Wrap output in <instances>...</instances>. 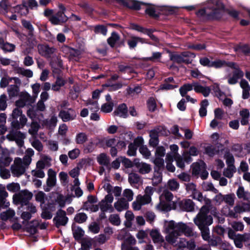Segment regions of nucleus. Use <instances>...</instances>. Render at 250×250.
Listing matches in <instances>:
<instances>
[{"instance_id":"f257e3e1","label":"nucleus","mask_w":250,"mask_h":250,"mask_svg":"<svg viewBox=\"0 0 250 250\" xmlns=\"http://www.w3.org/2000/svg\"><path fill=\"white\" fill-rule=\"evenodd\" d=\"M164 232L167 234L166 241L172 245L177 246L178 250H192L195 247L193 241H187L184 238H180L179 242L177 239L182 234L186 236L192 234V230L186 224L182 222L175 223L174 221H166L164 226Z\"/></svg>"},{"instance_id":"f03ea898","label":"nucleus","mask_w":250,"mask_h":250,"mask_svg":"<svg viewBox=\"0 0 250 250\" xmlns=\"http://www.w3.org/2000/svg\"><path fill=\"white\" fill-rule=\"evenodd\" d=\"M209 208L203 206L196 217L194 218L193 221L198 228H202L204 226H208L213 223V219L211 215H208Z\"/></svg>"},{"instance_id":"7ed1b4c3","label":"nucleus","mask_w":250,"mask_h":250,"mask_svg":"<svg viewBox=\"0 0 250 250\" xmlns=\"http://www.w3.org/2000/svg\"><path fill=\"white\" fill-rule=\"evenodd\" d=\"M154 191V188L151 187H147L145 190L144 195H138L135 201L132 203L134 210H139L142 206L149 204L151 201V196Z\"/></svg>"},{"instance_id":"20e7f679","label":"nucleus","mask_w":250,"mask_h":250,"mask_svg":"<svg viewBox=\"0 0 250 250\" xmlns=\"http://www.w3.org/2000/svg\"><path fill=\"white\" fill-rule=\"evenodd\" d=\"M173 194L170 192L165 191L160 197V202L156 206L157 209L160 211L170 210L171 206L173 205Z\"/></svg>"},{"instance_id":"39448f33","label":"nucleus","mask_w":250,"mask_h":250,"mask_svg":"<svg viewBox=\"0 0 250 250\" xmlns=\"http://www.w3.org/2000/svg\"><path fill=\"white\" fill-rule=\"evenodd\" d=\"M250 210V204L243 202L236 204L232 209H229L228 211L223 210V213L226 216L236 218L238 214Z\"/></svg>"},{"instance_id":"423d86ee","label":"nucleus","mask_w":250,"mask_h":250,"mask_svg":"<svg viewBox=\"0 0 250 250\" xmlns=\"http://www.w3.org/2000/svg\"><path fill=\"white\" fill-rule=\"evenodd\" d=\"M29 165H26L23 160L17 157L14 159V163L11 167V172L14 176L19 177L24 174Z\"/></svg>"},{"instance_id":"0eeeda50","label":"nucleus","mask_w":250,"mask_h":250,"mask_svg":"<svg viewBox=\"0 0 250 250\" xmlns=\"http://www.w3.org/2000/svg\"><path fill=\"white\" fill-rule=\"evenodd\" d=\"M186 189L188 192L191 194L193 198L201 202H205L207 205L210 204V200L206 199L202 193L197 190L196 186L193 183H188L186 185Z\"/></svg>"},{"instance_id":"6e6552de","label":"nucleus","mask_w":250,"mask_h":250,"mask_svg":"<svg viewBox=\"0 0 250 250\" xmlns=\"http://www.w3.org/2000/svg\"><path fill=\"white\" fill-rule=\"evenodd\" d=\"M32 196L31 192L26 190H22L13 196V201L16 204L20 203L22 206L26 205L28 201L32 198Z\"/></svg>"},{"instance_id":"1a4fd4ad","label":"nucleus","mask_w":250,"mask_h":250,"mask_svg":"<svg viewBox=\"0 0 250 250\" xmlns=\"http://www.w3.org/2000/svg\"><path fill=\"white\" fill-rule=\"evenodd\" d=\"M113 196L111 194L106 195L100 203L99 206L101 211L104 212H111L113 211L112 203L113 201Z\"/></svg>"},{"instance_id":"9d476101","label":"nucleus","mask_w":250,"mask_h":250,"mask_svg":"<svg viewBox=\"0 0 250 250\" xmlns=\"http://www.w3.org/2000/svg\"><path fill=\"white\" fill-rule=\"evenodd\" d=\"M228 66L234 69L233 75L232 77L229 78L228 83L230 84H235L237 82L238 80L243 76L244 73L241 70L239 69L237 65H236L234 62H229Z\"/></svg>"},{"instance_id":"9b49d317","label":"nucleus","mask_w":250,"mask_h":250,"mask_svg":"<svg viewBox=\"0 0 250 250\" xmlns=\"http://www.w3.org/2000/svg\"><path fill=\"white\" fill-rule=\"evenodd\" d=\"M117 238L119 240L125 239V242L123 244H125L126 246L134 245L136 243L134 237L128 233L125 229H122L120 231Z\"/></svg>"},{"instance_id":"f8f14e48","label":"nucleus","mask_w":250,"mask_h":250,"mask_svg":"<svg viewBox=\"0 0 250 250\" xmlns=\"http://www.w3.org/2000/svg\"><path fill=\"white\" fill-rule=\"evenodd\" d=\"M188 56L194 57L195 55L193 53H183L181 54H172L170 55V60L177 63L185 62L188 63L190 62L189 60L187 59V57Z\"/></svg>"},{"instance_id":"ddd939ff","label":"nucleus","mask_w":250,"mask_h":250,"mask_svg":"<svg viewBox=\"0 0 250 250\" xmlns=\"http://www.w3.org/2000/svg\"><path fill=\"white\" fill-rule=\"evenodd\" d=\"M48 178L46 181V186L44 188L45 191H49L54 187L56 183V173L52 169H49L47 173Z\"/></svg>"},{"instance_id":"4468645a","label":"nucleus","mask_w":250,"mask_h":250,"mask_svg":"<svg viewBox=\"0 0 250 250\" xmlns=\"http://www.w3.org/2000/svg\"><path fill=\"white\" fill-rule=\"evenodd\" d=\"M54 221L57 227L65 225L68 221L65 212L61 209L58 210L56 216L54 218Z\"/></svg>"},{"instance_id":"2eb2a0df","label":"nucleus","mask_w":250,"mask_h":250,"mask_svg":"<svg viewBox=\"0 0 250 250\" xmlns=\"http://www.w3.org/2000/svg\"><path fill=\"white\" fill-rule=\"evenodd\" d=\"M6 138L10 141L15 140L19 146H22L23 145V139L25 136L20 131H16L14 133L11 132L7 135Z\"/></svg>"},{"instance_id":"dca6fc26","label":"nucleus","mask_w":250,"mask_h":250,"mask_svg":"<svg viewBox=\"0 0 250 250\" xmlns=\"http://www.w3.org/2000/svg\"><path fill=\"white\" fill-rule=\"evenodd\" d=\"M27 122V119L24 115L17 120H12L11 126L13 129L18 130L22 128L26 125Z\"/></svg>"},{"instance_id":"f3484780","label":"nucleus","mask_w":250,"mask_h":250,"mask_svg":"<svg viewBox=\"0 0 250 250\" xmlns=\"http://www.w3.org/2000/svg\"><path fill=\"white\" fill-rule=\"evenodd\" d=\"M215 2H216V0H210V2L213 4V6L210 8L212 9V12L209 14L217 18L219 17L217 14L221 12L224 7L220 1H217L214 3Z\"/></svg>"},{"instance_id":"a211bd4d","label":"nucleus","mask_w":250,"mask_h":250,"mask_svg":"<svg viewBox=\"0 0 250 250\" xmlns=\"http://www.w3.org/2000/svg\"><path fill=\"white\" fill-rule=\"evenodd\" d=\"M134 165L138 169L139 172L143 174L148 173L151 170L150 165L143 162H140L137 160L134 161Z\"/></svg>"},{"instance_id":"6ab92c4d","label":"nucleus","mask_w":250,"mask_h":250,"mask_svg":"<svg viewBox=\"0 0 250 250\" xmlns=\"http://www.w3.org/2000/svg\"><path fill=\"white\" fill-rule=\"evenodd\" d=\"M59 116L63 121L67 122L74 119L76 117V113L73 110L70 109L67 111H61Z\"/></svg>"},{"instance_id":"aec40b11","label":"nucleus","mask_w":250,"mask_h":250,"mask_svg":"<svg viewBox=\"0 0 250 250\" xmlns=\"http://www.w3.org/2000/svg\"><path fill=\"white\" fill-rule=\"evenodd\" d=\"M67 20V18L62 11H59L55 15L52 16L50 21L54 24H59Z\"/></svg>"},{"instance_id":"412c9836","label":"nucleus","mask_w":250,"mask_h":250,"mask_svg":"<svg viewBox=\"0 0 250 250\" xmlns=\"http://www.w3.org/2000/svg\"><path fill=\"white\" fill-rule=\"evenodd\" d=\"M236 193L239 199H242L246 201H250V192L248 190H245L243 187L240 186L237 189Z\"/></svg>"},{"instance_id":"4be33fe9","label":"nucleus","mask_w":250,"mask_h":250,"mask_svg":"<svg viewBox=\"0 0 250 250\" xmlns=\"http://www.w3.org/2000/svg\"><path fill=\"white\" fill-rule=\"evenodd\" d=\"M193 89L197 93H201L205 97H208L210 92V88L208 86H203L197 83H193Z\"/></svg>"},{"instance_id":"5701e85b","label":"nucleus","mask_w":250,"mask_h":250,"mask_svg":"<svg viewBox=\"0 0 250 250\" xmlns=\"http://www.w3.org/2000/svg\"><path fill=\"white\" fill-rule=\"evenodd\" d=\"M38 48L41 55L47 57L53 54L55 50L54 48L49 47L48 45L43 44L39 45Z\"/></svg>"},{"instance_id":"b1692460","label":"nucleus","mask_w":250,"mask_h":250,"mask_svg":"<svg viewBox=\"0 0 250 250\" xmlns=\"http://www.w3.org/2000/svg\"><path fill=\"white\" fill-rule=\"evenodd\" d=\"M21 83L20 80L17 77H3L1 79L0 82V85L1 87H6L9 83Z\"/></svg>"},{"instance_id":"393cba45","label":"nucleus","mask_w":250,"mask_h":250,"mask_svg":"<svg viewBox=\"0 0 250 250\" xmlns=\"http://www.w3.org/2000/svg\"><path fill=\"white\" fill-rule=\"evenodd\" d=\"M115 209L118 211H122L128 208V203L124 198L119 199L114 204Z\"/></svg>"},{"instance_id":"a878e982","label":"nucleus","mask_w":250,"mask_h":250,"mask_svg":"<svg viewBox=\"0 0 250 250\" xmlns=\"http://www.w3.org/2000/svg\"><path fill=\"white\" fill-rule=\"evenodd\" d=\"M180 206L183 210L186 211H192L194 208L193 202L190 199L182 200L180 203Z\"/></svg>"},{"instance_id":"bb28decb","label":"nucleus","mask_w":250,"mask_h":250,"mask_svg":"<svg viewBox=\"0 0 250 250\" xmlns=\"http://www.w3.org/2000/svg\"><path fill=\"white\" fill-rule=\"evenodd\" d=\"M150 235L154 243L161 244L164 239L160 232L157 229H153L150 232Z\"/></svg>"},{"instance_id":"cd10ccee","label":"nucleus","mask_w":250,"mask_h":250,"mask_svg":"<svg viewBox=\"0 0 250 250\" xmlns=\"http://www.w3.org/2000/svg\"><path fill=\"white\" fill-rule=\"evenodd\" d=\"M15 211L11 208H9L6 211L2 212L0 214V218L1 220L6 221L7 220H11V219L15 216Z\"/></svg>"},{"instance_id":"c85d7f7f","label":"nucleus","mask_w":250,"mask_h":250,"mask_svg":"<svg viewBox=\"0 0 250 250\" xmlns=\"http://www.w3.org/2000/svg\"><path fill=\"white\" fill-rule=\"evenodd\" d=\"M184 157L185 159L184 160H183L180 155H176L175 156V157H174L176 162L177 166L180 168H183L185 167V161L188 163L191 161L190 157L188 156L187 154H184Z\"/></svg>"},{"instance_id":"c756f323","label":"nucleus","mask_w":250,"mask_h":250,"mask_svg":"<svg viewBox=\"0 0 250 250\" xmlns=\"http://www.w3.org/2000/svg\"><path fill=\"white\" fill-rule=\"evenodd\" d=\"M240 86L243 89V98L248 99L250 96V86L245 80H242L240 82Z\"/></svg>"},{"instance_id":"7c9ffc66","label":"nucleus","mask_w":250,"mask_h":250,"mask_svg":"<svg viewBox=\"0 0 250 250\" xmlns=\"http://www.w3.org/2000/svg\"><path fill=\"white\" fill-rule=\"evenodd\" d=\"M7 196L8 193L4 189L0 190V208H5L9 206V202L5 199Z\"/></svg>"},{"instance_id":"2f4dec72","label":"nucleus","mask_w":250,"mask_h":250,"mask_svg":"<svg viewBox=\"0 0 250 250\" xmlns=\"http://www.w3.org/2000/svg\"><path fill=\"white\" fill-rule=\"evenodd\" d=\"M21 83L17 84L14 83L10 85L7 88V92L9 97H13L17 96L19 94V87Z\"/></svg>"},{"instance_id":"473e14b6","label":"nucleus","mask_w":250,"mask_h":250,"mask_svg":"<svg viewBox=\"0 0 250 250\" xmlns=\"http://www.w3.org/2000/svg\"><path fill=\"white\" fill-rule=\"evenodd\" d=\"M239 113L240 116L241 117V125H244L248 124L249 119L250 116V114L249 110L246 108L243 109L240 111Z\"/></svg>"},{"instance_id":"72a5a7b5","label":"nucleus","mask_w":250,"mask_h":250,"mask_svg":"<svg viewBox=\"0 0 250 250\" xmlns=\"http://www.w3.org/2000/svg\"><path fill=\"white\" fill-rule=\"evenodd\" d=\"M12 161V159L9 157V151L7 153L1 154L0 157V167L8 166Z\"/></svg>"},{"instance_id":"f704fd0d","label":"nucleus","mask_w":250,"mask_h":250,"mask_svg":"<svg viewBox=\"0 0 250 250\" xmlns=\"http://www.w3.org/2000/svg\"><path fill=\"white\" fill-rule=\"evenodd\" d=\"M128 181L131 185L142 184L143 182L141 177L136 173H131L129 174Z\"/></svg>"},{"instance_id":"c9c22d12","label":"nucleus","mask_w":250,"mask_h":250,"mask_svg":"<svg viewBox=\"0 0 250 250\" xmlns=\"http://www.w3.org/2000/svg\"><path fill=\"white\" fill-rule=\"evenodd\" d=\"M114 113L120 117L124 118L126 117L127 113L126 105L124 104L120 105L115 111Z\"/></svg>"},{"instance_id":"e433bc0d","label":"nucleus","mask_w":250,"mask_h":250,"mask_svg":"<svg viewBox=\"0 0 250 250\" xmlns=\"http://www.w3.org/2000/svg\"><path fill=\"white\" fill-rule=\"evenodd\" d=\"M0 47L4 51L12 52L14 50L15 46L13 44L5 42L2 39H0Z\"/></svg>"},{"instance_id":"4c0bfd02","label":"nucleus","mask_w":250,"mask_h":250,"mask_svg":"<svg viewBox=\"0 0 250 250\" xmlns=\"http://www.w3.org/2000/svg\"><path fill=\"white\" fill-rule=\"evenodd\" d=\"M150 140L149 145L153 147L158 144V133L155 130H151L149 133Z\"/></svg>"},{"instance_id":"58836bf2","label":"nucleus","mask_w":250,"mask_h":250,"mask_svg":"<svg viewBox=\"0 0 250 250\" xmlns=\"http://www.w3.org/2000/svg\"><path fill=\"white\" fill-rule=\"evenodd\" d=\"M51 159L47 156H44L36 164V168L43 169L46 166H49V163Z\"/></svg>"},{"instance_id":"ea45409f","label":"nucleus","mask_w":250,"mask_h":250,"mask_svg":"<svg viewBox=\"0 0 250 250\" xmlns=\"http://www.w3.org/2000/svg\"><path fill=\"white\" fill-rule=\"evenodd\" d=\"M97 161L101 165L107 166L109 163V159L104 153H101L97 157Z\"/></svg>"},{"instance_id":"a19ab883","label":"nucleus","mask_w":250,"mask_h":250,"mask_svg":"<svg viewBox=\"0 0 250 250\" xmlns=\"http://www.w3.org/2000/svg\"><path fill=\"white\" fill-rule=\"evenodd\" d=\"M208 105V102L207 99L203 100L201 103V107L199 109V114L201 117L206 116L207 115V107Z\"/></svg>"},{"instance_id":"79ce46f5","label":"nucleus","mask_w":250,"mask_h":250,"mask_svg":"<svg viewBox=\"0 0 250 250\" xmlns=\"http://www.w3.org/2000/svg\"><path fill=\"white\" fill-rule=\"evenodd\" d=\"M72 231L74 237L77 240H79L84 235V231L78 227L73 226Z\"/></svg>"},{"instance_id":"37998d69","label":"nucleus","mask_w":250,"mask_h":250,"mask_svg":"<svg viewBox=\"0 0 250 250\" xmlns=\"http://www.w3.org/2000/svg\"><path fill=\"white\" fill-rule=\"evenodd\" d=\"M173 157L171 154L168 153L166 156V162H167V168L170 172H174L175 171V167L171 164L173 161Z\"/></svg>"},{"instance_id":"c03bdc74","label":"nucleus","mask_w":250,"mask_h":250,"mask_svg":"<svg viewBox=\"0 0 250 250\" xmlns=\"http://www.w3.org/2000/svg\"><path fill=\"white\" fill-rule=\"evenodd\" d=\"M34 152L32 148H28L26 150L25 155L23 158L26 165H30L31 162V157L34 155Z\"/></svg>"},{"instance_id":"a18cd8bd","label":"nucleus","mask_w":250,"mask_h":250,"mask_svg":"<svg viewBox=\"0 0 250 250\" xmlns=\"http://www.w3.org/2000/svg\"><path fill=\"white\" fill-rule=\"evenodd\" d=\"M87 140V135L83 132L77 134L75 137V141L77 144H83Z\"/></svg>"},{"instance_id":"49530a36","label":"nucleus","mask_w":250,"mask_h":250,"mask_svg":"<svg viewBox=\"0 0 250 250\" xmlns=\"http://www.w3.org/2000/svg\"><path fill=\"white\" fill-rule=\"evenodd\" d=\"M205 164L203 162L199 163H194L192 165V173L195 175L198 174L204 168Z\"/></svg>"},{"instance_id":"de8ad7c7","label":"nucleus","mask_w":250,"mask_h":250,"mask_svg":"<svg viewBox=\"0 0 250 250\" xmlns=\"http://www.w3.org/2000/svg\"><path fill=\"white\" fill-rule=\"evenodd\" d=\"M235 51L238 53L247 54L250 53V48L246 45L237 46L234 48Z\"/></svg>"},{"instance_id":"09e8293b","label":"nucleus","mask_w":250,"mask_h":250,"mask_svg":"<svg viewBox=\"0 0 250 250\" xmlns=\"http://www.w3.org/2000/svg\"><path fill=\"white\" fill-rule=\"evenodd\" d=\"M14 10L15 12L20 14L21 15H25L28 12L26 6L24 5H17L14 7Z\"/></svg>"},{"instance_id":"8fccbe9b","label":"nucleus","mask_w":250,"mask_h":250,"mask_svg":"<svg viewBox=\"0 0 250 250\" xmlns=\"http://www.w3.org/2000/svg\"><path fill=\"white\" fill-rule=\"evenodd\" d=\"M193 88V83L192 84H186L180 88V94L184 97L188 91H191Z\"/></svg>"},{"instance_id":"3c124183","label":"nucleus","mask_w":250,"mask_h":250,"mask_svg":"<svg viewBox=\"0 0 250 250\" xmlns=\"http://www.w3.org/2000/svg\"><path fill=\"white\" fill-rule=\"evenodd\" d=\"M235 197L234 194H229L224 195V201L228 205L233 206L234 204Z\"/></svg>"},{"instance_id":"603ef678","label":"nucleus","mask_w":250,"mask_h":250,"mask_svg":"<svg viewBox=\"0 0 250 250\" xmlns=\"http://www.w3.org/2000/svg\"><path fill=\"white\" fill-rule=\"evenodd\" d=\"M235 171L236 169L234 166H228V167L224 171V175L229 178L233 176V173Z\"/></svg>"},{"instance_id":"864d4df0","label":"nucleus","mask_w":250,"mask_h":250,"mask_svg":"<svg viewBox=\"0 0 250 250\" xmlns=\"http://www.w3.org/2000/svg\"><path fill=\"white\" fill-rule=\"evenodd\" d=\"M83 208L90 212H96L99 209V206L97 205H93L90 203H85L83 206Z\"/></svg>"},{"instance_id":"5fc2aeb1","label":"nucleus","mask_w":250,"mask_h":250,"mask_svg":"<svg viewBox=\"0 0 250 250\" xmlns=\"http://www.w3.org/2000/svg\"><path fill=\"white\" fill-rule=\"evenodd\" d=\"M123 195L124 197V198H125L127 202L131 201L133 199V192L130 189H125L123 191Z\"/></svg>"},{"instance_id":"6e6d98bb","label":"nucleus","mask_w":250,"mask_h":250,"mask_svg":"<svg viewBox=\"0 0 250 250\" xmlns=\"http://www.w3.org/2000/svg\"><path fill=\"white\" fill-rule=\"evenodd\" d=\"M39 127L40 125L37 122H32L31 124V127L30 129H29L28 132L30 134L34 137L37 134Z\"/></svg>"},{"instance_id":"4d7b16f0","label":"nucleus","mask_w":250,"mask_h":250,"mask_svg":"<svg viewBox=\"0 0 250 250\" xmlns=\"http://www.w3.org/2000/svg\"><path fill=\"white\" fill-rule=\"evenodd\" d=\"M119 40V35L116 33L113 32L111 37L107 40V42L111 46L113 47Z\"/></svg>"},{"instance_id":"13d9d810","label":"nucleus","mask_w":250,"mask_h":250,"mask_svg":"<svg viewBox=\"0 0 250 250\" xmlns=\"http://www.w3.org/2000/svg\"><path fill=\"white\" fill-rule=\"evenodd\" d=\"M7 189L9 191L15 192L18 191L20 189V186L18 183H12L6 186Z\"/></svg>"},{"instance_id":"bf43d9fd","label":"nucleus","mask_w":250,"mask_h":250,"mask_svg":"<svg viewBox=\"0 0 250 250\" xmlns=\"http://www.w3.org/2000/svg\"><path fill=\"white\" fill-rule=\"evenodd\" d=\"M24 115L22 113V111L19 108L17 107L13 109L11 117L12 120H15L19 119L20 117Z\"/></svg>"},{"instance_id":"052dcab7","label":"nucleus","mask_w":250,"mask_h":250,"mask_svg":"<svg viewBox=\"0 0 250 250\" xmlns=\"http://www.w3.org/2000/svg\"><path fill=\"white\" fill-rule=\"evenodd\" d=\"M113 107V104L112 102L105 103L102 105L101 107V111L104 113L110 112Z\"/></svg>"},{"instance_id":"680f3d73","label":"nucleus","mask_w":250,"mask_h":250,"mask_svg":"<svg viewBox=\"0 0 250 250\" xmlns=\"http://www.w3.org/2000/svg\"><path fill=\"white\" fill-rule=\"evenodd\" d=\"M125 217L126 221L125 222V225L128 227L131 225V222L134 219V216L133 213L130 211H127L125 213Z\"/></svg>"},{"instance_id":"e2e57ef3","label":"nucleus","mask_w":250,"mask_h":250,"mask_svg":"<svg viewBox=\"0 0 250 250\" xmlns=\"http://www.w3.org/2000/svg\"><path fill=\"white\" fill-rule=\"evenodd\" d=\"M140 153L146 159L149 158L151 155L150 151L146 146H142L139 148Z\"/></svg>"},{"instance_id":"0e129e2a","label":"nucleus","mask_w":250,"mask_h":250,"mask_svg":"<svg viewBox=\"0 0 250 250\" xmlns=\"http://www.w3.org/2000/svg\"><path fill=\"white\" fill-rule=\"evenodd\" d=\"M202 233V236L205 240H208L209 238V230L207 226H204L202 228H199Z\"/></svg>"},{"instance_id":"69168bd1","label":"nucleus","mask_w":250,"mask_h":250,"mask_svg":"<svg viewBox=\"0 0 250 250\" xmlns=\"http://www.w3.org/2000/svg\"><path fill=\"white\" fill-rule=\"evenodd\" d=\"M232 228L235 231H242L244 229V225L240 222H233L230 224Z\"/></svg>"},{"instance_id":"338daca9","label":"nucleus","mask_w":250,"mask_h":250,"mask_svg":"<svg viewBox=\"0 0 250 250\" xmlns=\"http://www.w3.org/2000/svg\"><path fill=\"white\" fill-rule=\"evenodd\" d=\"M179 187V183L174 179L169 180L167 183V187L171 190H177Z\"/></svg>"},{"instance_id":"774afa93","label":"nucleus","mask_w":250,"mask_h":250,"mask_svg":"<svg viewBox=\"0 0 250 250\" xmlns=\"http://www.w3.org/2000/svg\"><path fill=\"white\" fill-rule=\"evenodd\" d=\"M162 180V175L159 172H155L154 176L152 179V184L153 185H157L160 183Z\"/></svg>"}]
</instances>
